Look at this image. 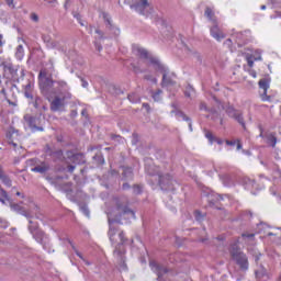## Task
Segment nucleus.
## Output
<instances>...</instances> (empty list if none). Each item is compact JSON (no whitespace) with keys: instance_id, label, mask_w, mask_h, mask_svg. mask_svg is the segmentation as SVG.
<instances>
[{"instance_id":"f257e3e1","label":"nucleus","mask_w":281,"mask_h":281,"mask_svg":"<svg viewBox=\"0 0 281 281\" xmlns=\"http://www.w3.org/2000/svg\"><path fill=\"white\" fill-rule=\"evenodd\" d=\"M122 218H135V212L128 209V201L124 198L116 200V207L113 209L108 215V221L110 223L109 238L111 243L116 244L114 249V256H116L120 262L124 265L123 256L126 250H124V247H122V245H124L126 239L124 238V232L117 229V227L113 225V223H120Z\"/></svg>"},{"instance_id":"f03ea898","label":"nucleus","mask_w":281,"mask_h":281,"mask_svg":"<svg viewBox=\"0 0 281 281\" xmlns=\"http://www.w3.org/2000/svg\"><path fill=\"white\" fill-rule=\"evenodd\" d=\"M41 87L48 95L50 102V111H63L65 109L66 100H71V92H69V85L65 80L54 81L46 77L43 71L40 72Z\"/></svg>"},{"instance_id":"7ed1b4c3","label":"nucleus","mask_w":281,"mask_h":281,"mask_svg":"<svg viewBox=\"0 0 281 281\" xmlns=\"http://www.w3.org/2000/svg\"><path fill=\"white\" fill-rule=\"evenodd\" d=\"M231 258L236 262L241 271H247L249 269V259L247 255L240 250L238 245L233 244L229 249Z\"/></svg>"},{"instance_id":"20e7f679","label":"nucleus","mask_w":281,"mask_h":281,"mask_svg":"<svg viewBox=\"0 0 281 281\" xmlns=\"http://www.w3.org/2000/svg\"><path fill=\"white\" fill-rule=\"evenodd\" d=\"M132 8L143 16H150V14H153V5H150L148 0H137Z\"/></svg>"},{"instance_id":"39448f33","label":"nucleus","mask_w":281,"mask_h":281,"mask_svg":"<svg viewBox=\"0 0 281 281\" xmlns=\"http://www.w3.org/2000/svg\"><path fill=\"white\" fill-rule=\"evenodd\" d=\"M154 69L162 74V87H171L175 85V80L170 77L168 68H165L159 61H154Z\"/></svg>"},{"instance_id":"423d86ee","label":"nucleus","mask_w":281,"mask_h":281,"mask_svg":"<svg viewBox=\"0 0 281 281\" xmlns=\"http://www.w3.org/2000/svg\"><path fill=\"white\" fill-rule=\"evenodd\" d=\"M24 122L25 126H29V128L36 133V131H43V126L41 125V119L34 117L30 114L24 115Z\"/></svg>"},{"instance_id":"0eeeda50","label":"nucleus","mask_w":281,"mask_h":281,"mask_svg":"<svg viewBox=\"0 0 281 281\" xmlns=\"http://www.w3.org/2000/svg\"><path fill=\"white\" fill-rule=\"evenodd\" d=\"M158 177L161 190H175V187L172 184V177L170 175L166 173L165 176H161L160 173H158Z\"/></svg>"},{"instance_id":"6e6552de","label":"nucleus","mask_w":281,"mask_h":281,"mask_svg":"<svg viewBox=\"0 0 281 281\" xmlns=\"http://www.w3.org/2000/svg\"><path fill=\"white\" fill-rule=\"evenodd\" d=\"M133 53L138 56L139 58H144L146 60H150L153 67H155V63H158L157 59H154L150 57V55L148 54V50H146L145 48H142L139 46H134L133 47Z\"/></svg>"},{"instance_id":"1a4fd4ad","label":"nucleus","mask_w":281,"mask_h":281,"mask_svg":"<svg viewBox=\"0 0 281 281\" xmlns=\"http://www.w3.org/2000/svg\"><path fill=\"white\" fill-rule=\"evenodd\" d=\"M11 210L13 212H16L18 214H21V216H25V218H33L34 215L32 214V210H27L23 206H21L20 204H11Z\"/></svg>"},{"instance_id":"9d476101","label":"nucleus","mask_w":281,"mask_h":281,"mask_svg":"<svg viewBox=\"0 0 281 281\" xmlns=\"http://www.w3.org/2000/svg\"><path fill=\"white\" fill-rule=\"evenodd\" d=\"M149 267L154 273L158 276V279L166 276L168 273V269L165 268L162 265L157 263V261H150Z\"/></svg>"},{"instance_id":"9b49d317","label":"nucleus","mask_w":281,"mask_h":281,"mask_svg":"<svg viewBox=\"0 0 281 281\" xmlns=\"http://www.w3.org/2000/svg\"><path fill=\"white\" fill-rule=\"evenodd\" d=\"M259 89H261L260 98L262 102H271V97L267 95V89H269V83L267 82L266 79H261L259 81Z\"/></svg>"},{"instance_id":"f8f14e48","label":"nucleus","mask_w":281,"mask_h":281,"mask_svg":"<svg viewBox=\"0 0 281 281\" xmlns=\"http://www.w3.org/2000/svg\"><path fill=\"white\" fill-rule=\"evenodd\" d=\"M226 112L245 128V119H243V114L239 111L234 110V108H229Z\"/></svg>"},{"instance_id":"ddd939ff","label":"nucleus","mask_w":281,"mask_h":281,"mask_svg":"<svg viewBox=\"0 0 281 281\" xmlns=\"http://www.w3.org/2000/svg\"><path fill=\"white\" fill-rule=\"evenodd\" d=\"M211 35L213 38H215V41H223V38H225V34L223 31H221V29H218V24H216V22L211 27Z\"/></svg>"},{"instance_id":"4468645a","label":"nucleus","mask_w":281,"mask_h":281,"mask_svg":"<svg viewBox=\"0 0 281 281\" xmlns=\"http://www.w3.org/2000/svg\"><path fill=\"white\" fill-rule=\"evenodd\" d=\"M31 170L32 172H40V175H45V172L49 170V165H47V162H41L40 165H36Z\"/></svg>"},{"instance_id":"2eb2a0df","label":"nucleus","mask_w":281,"mask_h":281,"mask_svg":"<svg viewBox=\"0 0 281 281\" xmlns=\"http://www.w3.org/2000/svg\"><path fill=\"white\" fill-rule=\"evenodd\" d=\"M33 238H35L36 241H38L41 245L45 243V233L43 231H36L32 234Z\"/></svg>"},{"instance_id":"dca6fc26","label":"nucleus","mask_w":281,"mask_h":281,"mask_svg":"<svg viewBox=\"0 0 281 281\" xmlns=\"http://www.w3.org/2000/svg\"><path fill=\"white\" fill-rule=\"evenodd\" d=\"M204 14L206 18H209V21H212V23H216V16H214V11H212V9L206 8Z\"/></svg>"},{"instance_id":"f3484780","label":"nucleus","mask_w":281,"mask_h":281,"mask_svg":"<svg viewBox=\"0 0 281 281\" xmlns=\"http://www.w3.org/2000/svg\"><path fill=\"white\" fill-rule=\"evenodd\" d=\"M267 144H269L270 146H272V148H276V144H278V138H276L273 136V134H269L267 136Z\"/></svg>"},{"instance_id":"a211bd4d","label":"nucleus","mask_w":281,"mask_h":281,"mask_svg":"<svg viewBox=\"0 0 281 281\" xmlns=\"http://www.w3.org/2000/svg\"><path fill=\"white\" fill-rule=\"evenodd\" d=\"M29 232H31V234H34L36 232H38V224L34 223L32 220H29Z\"/></svg>"},{"instance_id":"6ab92c4d","label":"nucleus","mask_w":281,"mask_h":281,"mask_svg":"<svg viewBox=\"0 0 281 281\" xmlns=\"http://www.w3.org/2000/svg\"><path fill=\"white\" fill-rule=\"evenodd\" d=\"M123 177L125 179H133V169L132 168H124L123 169Z\"/></svg>"},{"instance_id":"aec40b11","label":"nucleus","mask_w":281,"mask_h":281,"mask_svg":"<svg viewBox=\"0 0 281 281\" xmlns=\"http://www.w3.org/2000/svg\"><path fill=\"white\" fill-rule=\"evenodd\" d=\"M0 202L1 203H5V201H10V198L8 196V192H5V190L1 189L0 190Z\"/></svg>"},{"instance_id":"412c9836","label":"nucleus","mask_w":281,"mask_h":281,"mask_svg":"<svg viewBox=\"0 0 281 281\" xmlns=\"http://www.w3.org/2000/svg\"><path fill=\"white\" fill-rule=\"evenodd\" d=\"M265 276H267V270L261 268L260 270L256 271V278L258 280H262V278H265Z\"/></svg>"},{"instance_id":"4be33fe9","label":"nucleus","mask_w":281,"mask_h":281,"mask_svg":"<svg viewBox=\"0 0 281 281\" xmlns=\"http://www.w3.org/2000/svg\"><path fill=\"white\" fill-rule=\"evenodd\" d=\"M72 164H82V154H76L71 159Z\"/></svg>"},{"instance_id":"5701e85b","label":"nucleus","mask_w":281,"mask_h":281,"mask_svg":"<svg viewBox=\"0 0 281 281\" xmlns=\"http://www.w3.org/2000/svg\"><path fill=\"white\" fill-rule=\"evenodd\" d=\"M161 93H164L161 90H157L156 92L151 93V97L155 100V102H159L161 100Z\"/></svg>"},{"instance_id":"b1692460","label":"nucleus","mask_w":281,"mask_h":281,"mask_svg":"<svg viewBox=\"0 0 281 281\" xmlns=\"http://www.w3.org/2000/svg\"><path fill=\"white\" fill-rule=\"evenodd\" d=\"M200 111H205L206 113H212V110H210V108H207V103L201 101L200 105H199Z\"/></svg>"},{"instance_id":"393cba45","label":"nucleus","mask_w":281,"mask_h":281,"mask_svg":"<svg viewBox=\"0 0 281 281\" xmlns=\"http://www.w3.org/2000/svg\"><path fill=\"white\" fill-rule=\"evenodd\" d=\"M24 95H25V98H32V83H27L25 86Z\"/></svg>"},{"instance_id":"a878e982","label":"nucleus","mask_w":281,"mask_h":281,"mask_svg":"<svg viewBox=\"0 0 281 281\" xmlns=\"http://www.w3.org/2000/svg\"><path fill=\"white\" fill-rule=\"evenodd\" d=\"M16 58L21 60L23 58V45H19L16 47V53H15Z\"/></svg>"},{"instance_id":"bb28decb","label":"nucleus","mask_w":281,"mask_h":281,"mask_svg":"<svg viewBox=\"0 0 281 281\" xmlns=\"http://www.w3.org/2000/svg\"><path fill=\"white\" fill-rule=\"evenodd\" d=\"M101 16H102V19L105 21V23H108V25H109V27H111V16L109 15V13H106V12H102L101 13Z\"/></svg>"},{"instance_id":"cd10ccee","label":"nucleus","mask_w":281,"mask_h":281,"mask_svg":"<svg viewBox=\"0 0 281 281\" xmlns=\"http://www.w3.org/2000/svg\"><path fill=\"white\" fill-rule=\"evenodd\" d=\"M241 236L245 240H248V241L254 240V237H255L254 233H244Z\"/></svg>"},{"instance_id":"c85d7f7f","label":"nucleus","mask_w":281,"mask_h":281,"mask_svg":"<svg viewBox=\"0 0 281 281\" xmlns=\"http://www.w3.org/2000/svg\"><path fill=\"white\" fill-rule=\"evenodd\" d=\"M192 93H194V88H192V87H188L187 88V90L184 91V95L187 97V98H192Z\"/></svg>"},{"instance_id":"c756f323","label":"nucleus","mask_w":281,"mask_h":281,"mask_svg":"<svg viewBox=\"0 0 281 281\" xmlns=\"http://www.w3.org/2000/svg\"><path fill=\"white\" fill-rule=\"evenodd\" d=\"M205 137L209 139L211 144H214V139H216V137H214V135L211 132H206Z\"/></svg>"},{"instance_id":"7c9ffc66","label":"nucleus","mask_w":281,"mask_h":281,"mask_svg":"<svg viewBox=\"0 0 281 281\" xmlns=\"http://www.w3.org/2000/svg\"><path fill=\"white\" fill-rule=\"evenodd\" d=\"M30 19H31V21H33V23H38V21H40L38 14H36V13H31Z\"/></svg>"},{"instance_id":"2f4dec72","label":"nucleus","mask_w":281,"mask_h":281,"mask_svg":"<svg viewBox=\"0 0 281 281\" xmlns=\"http://www.w3.org/2000/svg\"><path fill=\"white\" fill-rule=\"evenodd\" d=\"M128 100H130V102H137L139 100V97H137L135 94H130Z\"/></svg>"},{"instance_id":"473e14b6","label":"nucleus","mask_w":281,"mask_h":281,"mask_svg":"<svg viewBox=\"0 0 281 281\" xmlns=\"http://www.w3.org/2000/svg\"><path fill=\"white\" fill-rule=\"evenodd\" d=\"M44 1H46L47 3H49V5H52V8H56V5H57V3H58V1H56V0H44Z\"/></svg>"},{"instance_id":"72a5a7b5","label":"nucleus","mask_w":281,"mask_h":281,"mask_svg":"<svg viewBox=\"0 0 281 281\" xmlns=\"http://www.w3.org/2000/svg\"><path fill=\"white\" fill-rule=\"evenodd\" d=\"M95 34H98L99 38H104V32L100 31V29H95Z\"/></svg>"},{"instance_id":"f704fd0d","label":"nucleus","mask_w":281,"mask_h":281,"mask_svg":"<svg viewBox=\"0 0 281 281\" xmlns=\"http://www.w3.org/2000/svg\"><path fill=\"white\" fill-rule=\"evenodd\" d=\"M81 212L86 215L89 216V209L87 206H81Z\"/></svg>"},{"instance_id":"c9c22d12","label":"nucleus","mask_w":281,"mask_h":281,"mask_svg":"<svg viewBox=\"0 0 281 281\" xmlns=\"http://www.w3.org/2000/svg\"><path fill=\"white\" fill-rule=\"evenodd\" d=\"M3 183L10 188V186H12V180L8 179V178H4Z\"/></svg>"},{"instance_id":"e433bc0d","label":"nucleus","mask_w":281,"mask_h":281,"mask_svg":"<svg viewBox=\"0 0 281 281\" xmlns=\"http://www.w3.org/2000/svg\"><path fill=\"white\" fill-rule=\"evenodd\" d=\"M247 63L249 67H254V57H247Z\"/></svg>"},{"instance_id":"4c0bfd02","label":"nucleus","mask_w":281,"mask_h":281,"mask_svg":"<svg viewBox=\"0 0 281 281\" xmlns=\"http://www.w3.org/2000/svg\"><path fill=\"white\" fill-rule=\"evenodd\" d=\"M41 102H43V100H41V98L35 99V102H34L35 109H38V104H41Z\"/></svg>"},{"instance_id":"58836bf2","label":"nucleus","mask_w":281,"mask_h":281,"mask_svg":"<svg viewBox=\"0 0 281 281\" xmlns=\"http://www.w3.org/2000/svg\"><path fill=\"white\" fill-rule=\"evenodd\" d=\"M0 225L2 227H8V221L3 220V218H0Z\"/></svg>"},{"instance_id":"ea45409f","label":"nucleus","mask_w":281,"mask_h":281,"mask_svg":"<svg viewBox=\"0 0 281 281\" xmlns=\"http://www.w3.org/2000/svg\"><path fill=\"white\" fill-rule=\"evenodd\" d=\"M145 79H146V80H153V82H154L155 85H157V79H156V78H153L151 76H145Z\"/></svg>"},{"instance_id":"a19ab883","label":"nucleus","mask_w":281,"mask_h":281,"mask_svg":"<svg viewBox=\"0 0 281 281\" xmlns=\"http://www.w3.org/2000/svg\"><path fill=\"white\" fill-rule=\"evenodd\" d=\"M195 218L196 221H201V218H203V215H201V212L199 211L195 212Z\"/></svg>"},{"instance_id":"79ce46f5","label":"nucleus","mask_w":281,"mask_h":281,"mask_svg":"<svg viewBox=\"0 0 281 281\" xmlns=\"http://www.w3.org/2000/svg\"><path fill=\"white\" fill-rule=\"evenodd\" d=\"M5 2L10 8H14V0H5Z\"/></svg>"},{"instance_id":"37998d69","label":"nucleus","mask_w":281,"mask_h":281,"mask_svg":"<svg viewBox=\"0 0 281 281\" xmlns=\"http://www.w3.org/2000/svg\"><path fill=\"white\" fill-rule=\"evenodd\" d=\"M179 115H180V117H182V120H184L186 122H190V117H188L186 114L180 113Z\"/></svg>"},{"instance_id":"c03bdc74","label":"nucleus","mask_w":281,"mask_h":281,"mask_svg":"<svg viewBox=\"0 0 281 281\" xmlns=\"http://www.w3.org/2000/svg\"><path fill=\"white\" fill-rule=\"evenodd\" d=\"M134 192L136 194H139V192H142V189L139 188V186H134Z\"/></svg>"},{"instance_id":"a18cd8bd","label":"nucleus","mask_w":281,"mask_h":281,"mask_svg":"<svg viewBox=\"0 0 281 281\" xmlns=\"http://www.w3.org/2000/svg\"><path fill=\"white\" fill-rule=\"evenodd\" d=\"M74 170H76V166L69 165L68 166V172H74Z\"/></svg>"},{"instance_id":"49530a36","label":"nucleus","mask_w":281,"mask_h":281,"mask_svg":"<svg viewBox=\"0 0 281 281\" xmlns=\"http://www.w3.org/2000/svg\"><path fill=\"white\" fill-rule=\"evenodd\" d=\"M75 252L81 260H85V257H82V254H80V251L75 250Z\"/></svg>"},{"instance_id":"de8ad7c7","label":"nucleus","mask_w":281,"mask_h":281,"mask_svg":"<svg viewBox=\"0 0 281 281\" xmlns=\"http://www.w3.org/2000/svg\"><path fill=\"white\" fill-rule=\"evenodd\" d=\"M55 155L58 157V159H60V158L63 157V151L59 150V151H57Z\"/></svg>"},{"instance_id":"09e8293b","label":"nucleus","mask_w":281,"mask_h":281,"mask_svg":"<svg viewBox=\"0 0 281 281\" xmlns=\"http://www.w3.org/2000/svg\"><path fill=\"white\" fill-rule=\"evenodd\" d=\"M15 194H16V196H22V199H25V194H23V193H21L19 191H16Z\"/></svg>"},{"instance_id":"8fccbe9b","label":"nucleus","mask_w":281,"mask_h":281,"mask_svg":"<svg viewBox=\"0 0 281 281\" xmlns=\"http://www.w3.org/2000/svg\"><path fill=\"white\" fill-rule=\"evenodd\" d=\"M227 146H234L236 144V142H232V140H226Z\"/></svg>"},{"instance_id":"3c124183","label":"nucleus","mask_w":281,"mask_h":281,"mask_svg":"<svg viewBox=\"0 0 281 281\" xmlns=\"http://www.w3.org/2000/svg\"><path fill=\"white\" fill-rule=\"evenodd\" d=\"M243 148V144H240V140L237 143V150H240Z\"/></svg>"},{"instance_id":"603ef678","label":"nucleus","mask_w":281,"mask_h":281,"mask_svg":"<svg viewBox=\"0 0 281 281\" xmlns=\"http://www.w3.org/2000/svg\"><path fill=\"white\" fill-rule=\"evenodd\" d=\"M100 159L101 164H104V159H102L100 156H94L93 159Z\"/></svg>"},{"instance_id":"864d4df0","label":"nucleus","mask_w":281,"mask_h":281,"mask_svg":"<svg viewBox=\"0 0 281 281\" xmlns=\"http://www.w3.org/2000/svg\"><path fill=\"white\" fill-rule=\"evenodd\" d=\"M97 49H98V52H102V45L97 44Z\"/></svg>"},{"instance_id":"5fc2aeb1","label":"nucleus","mask_w":281,"mask_h":281,"mask_svg":"<svg viewBox=\"0 0 281 281\" xmlns=\"http://www.w3.org/2000/svg\"><path fill=\"white\" fill-rule=\"evenodd\" d=\"M82 87L87 88V87H89V83L87 81L82 80Z\"/></svg>"},{"instance_id":"6e6d98bb","label":"nucleus","mask_w":281,"mask_h":281,"mask_svg":"<svg viewBox=\"0 0 281 281\" xmlns=\"http://www.w3.org/2000/svg\"><path fill=\"white\" fill-rule=\"evenodd\" d=\"M128 188H130L128 183L123 184V190H128Z\"/></svg>"},{"instance_id":"4d7b16f0","label":"nucleus","mask_w":281,"mask_h":281,"mask_svg":"<svg viewBox=\"0 0 281 281\" xmlns=\"http://www.w3.org/2000/svg\"><path fill=\"white\" fill-rule=\"evenodd\" d=\"M0 47H3V36L0 35Z\"/></svg>"},{"instance_id":"13d9d810","label":"nucleus","mask_w":281,"mask_h":281,"mask_svg":"<svg viewBox=\"0 0 281 281\" xmlns=\"http://www.w3.org/2000/svg\"><path fill=\"white\" fill-rule=\"evenodd\" d=\"M214 142H216L217 144H223V140L222 139H218V138H215Z\"/></svg>"},{"instance_id":"bf43d9fd","label":"nucleus","mask_w":281,"mask_h":281,"mask_svg":"<svg viewBox=\"0 0 281 281\" xmlns=\"http://www.w3.org/2000/svg\"><path fill=\"white\" fill-rule=\"evenodd\" d=\"M0 179H3V170L0 169Z\"/></svg>"},{"instance_id":"052dcab7","label":"nucleus","mask_w":281,"mask_h":281,"mask_svg":"<svg viewBox=\"0 0 281 281\" xmlns=\"http://www.w3.org/2000/svg\"><path fill=\"white\" fill-rule=\"evenodd\" d=\"M143 106H145V109H150V105H148V103H144Z\"/></svg>"},{"instance_id":"680f3d73","label":"nucleus","mask_w":281,"mask_h":281,"mask_svg":"<svg viewBox=\"0 0 281 281\" xmlns=\"http://www.w3.org/2000/svg\"><path fill=\"white\" fill-rule=\"evenodd\" d=\"M81 115H87V110H82Z\"/></svg>"},{"instance_id":"e2e57ef3","label":"nucleus","mask_w":281,"mask_h":281,"mask_svg":"<svg viewBox=\"0 0 281 281\" xmlns=\"http://www.w3.org/2000/svg\"><path fill=\"white\" fill-rule=\"evenodd\" d=\"M43 111H47V105H43Z\"/></svg>"},{"instance_id":"0e129e2a","label":"nucleus","mask_w":281,"mask_h":281,"mask_svg":"<svg viewBox=\"0 0 281 281\" xmlns=\"http://www.w3.org/2000/svg\"><path fill=\"white\" fill-rule=\"evenodd\" d=\"M261 10H267V5H261Z\"/></svg>"},{"instance_id":"69168bd1","label":"nucleus","mask_w":281,"mask_h":281,"mask_svg":"<svg viewBox=\"0 0 281 281\" xmlns=\"http://www.w3.org/2000/svg\"><path fill=\"white\" fill-rule=\"evenodd\" d=\"M189 127H190V130L192 131V123H189Z\"/></svg>"},{"instance_id":"338daca9","label":"nucleus","mask_w":281,"mask_h":281,"mask_svg":"<svg viewBox=\"0 0 281 281\" xmlns=\"http://www.w3.org/2000/svg\"><path fill=\"white\" fill-rule=\"evenodd\" d=\"M43 38H44V41H47V42H49V40H47L45 36H44Z\"/></svg>"},{"instance_id":"774afa93","label":"nucleus","mask_w":281,"mask_h":281,"mask_svg":"<svg viewBox=\"0 0 281 281\" xmlns=\"http://www.w3.org/2000/svg\"><path fill=\"white\" fill-rule=\"evenodd\" d=\"M67 3H69V1H66V3H65V8H67Z\"/></svg>"}]
</instances>
